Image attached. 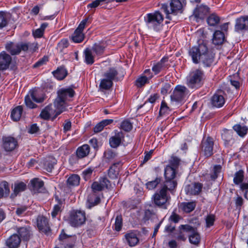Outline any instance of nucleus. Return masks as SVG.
Wrapping results in <instances>:
<instances>
[{"label": "nucleus", "instance_id": "nucleus-1", "mask_svg": "<svg viewBox=\"0 0 248 248\" xmlns=\"http://www.w3.org/2000/svg\"><path fill=\"white\" fill-rule=\"evenodd\" d=\"M188 55L194 63L197 64L201 62L205 66H210L214 61L213 54L208 51L205 44H201L190 48Z\"/></svg>", "mask_w": 248, "mask_h": 248}, {"label": "nucleus", "instance_id": "nucleus-2", "mask_svg": "<svg viewBox=\"0 0 248 248\" xmlns=\"http://www.w3.org/2000/svg\"><path fill=\"white\" fill-rule=\"evenodd\" d=\"M180 160L176 157H171L170 164L165 169V181L164 186L168 187V189L171 193H173V190L177 186V182L174 180L177 170L179 165Z\"/></svg>", "mask_w": 248, "mask_h": 248}, {"label": "nucleus", "instance_id": "nucleus-3", "mask_svg": "<svg viewBox=\"0 0 248 248\" xmlns=\"http://www.w3.org/2000/svg\"><path fill=\"white\" fill-rule=\"evenodd\" d=\"M144 21L147 27L155 31H159L163 25L164 16L159 11H155L146 15Z\"/></svg>", "mask_w": 248, "mask_h": 248}, {"label": "nucleus", "instance_id": "nucleus-4", "mask_svg": "<svg viewBox=\"0 0 248 248\" xmlns=\"http://www.w3.org/2000/svg\"><path fill=\"white\" fill-rule=\"evenodd\" d=\"M75 92L71 88H62L58 91V96L54 101L55 106L58 107L60 110H59L58 114L63 112L66 107L65 101L69 98L74 96Z\"/></svg>", "mask_w": 248, "mask_h": 248}, {"label": "nucleus", "instance_id": "nucleus-5", "mask_svg": "<svg viewBox=\"0 0 248 248\" xmlns=\"http://www.w3.org/2000/svg\"><path fill=\"white\" fill-rule=\"evenodd\" d=\"M203 72L200 69H196L191 72L187 78V84L189 87L198 89L203 84L204 80Z\"/></svg>", "mask_w": 248, "mask_h": 248}, {"label": "nucleus", "instance_id": "nucleus-6", "mask_svg": "<svg viewBox=\"0 0 248 248\" xmlns=\"http://www.w3.org/2000/svg\"><path fill=\"white\" fill-rule=\"evenodd\" d=\"M183 4L180 0H171L170 4H163L161 9L166 14V18L170 20V14L176 15L182 12Z\"/></svg>", "mask_w": 248, "mask_h": 248}, {"label": "nucleus", "instance_id": "nucleus-7", "mask_svg": "<svg viewBox=\"0 0 248 248\" xmlns=\"http://www.w3.org/2000/svg\"><path fill=\"white\" fill-rule=\"evenodd\" d=\"M168 187L163 186L161 189L154 195V203L158 206L167 208V204L169 202L170 197L167 194Z\"/></svg>", "mask_w": 248, "mask_h": 248}, {"label": "nucleus", "instance_id": "nucleus-8", "mask_svg": "<svg viewBox=\"0 0 248 248\" xmlns=\"http://www.w3.org/2000/svg\"><path fill=\"white\" fill-rule=\"evenodd\" d=\"M189 94V91L187 88L182 85H177L173 93L170 96L171 101L172 102L182 103L186 100Z\"/></svg>", "mask_w": 248, "mask_h": 248}, {"label": "nucleus", "instance_id": "nucleus-9", "mask_svg": "<svg viewBox=\"0 0 248 248\" xmlns=\"http://www.w3.org/2000/svg\"><path fill=\"white\" fill-rule=\"evenodd\" d=\"M86 220L85 213L83 211H73L70 213L69 223L73 227H78L83 224Z\"/></svg>", "mask_w": 248, "mask_h": 248}, {"label": "nucleus", "instance_id": "nucleus-10", "mask_svg": "<svg viewBox=\"0 0 248 248\" xmlns=\"http://www.w3.org/2000/svg\"><path fill=\"white\" fill-rule=\"evenodd\" d=\"M88 20L89 18H86L81 21L72 36V39L73 42L78 43L83 40L84 34L83 31Z\"/></svg>", "mask_w": 248, "mask_h": 248}, {"label": "nucleus", "instance_id": "nucleus-11", "mask_svg": "<svg viewBox=\"0 0 248 248\" xmlns=\"http://www.w3.org/2000/svg\"><path fill=\"white\" fill-rule=\"evenodd\" d=\"M60 109H59L58 107L55 106V104L54 103L53 105H49L46 106L42 111L40 116L42 118L45 120H47L51 117L54 119L61 114L58 113L59 110H60Z\"/></svg>", "mask_w": 248, "mask_h": 248}, {"label": "nucleus", "instance_id": "nucleus-12", "mask_svg": "<svg viewBox=\"0 0 248 248\" xmlns=\"http://www.w3.org/2000/svg\"><path fill=\"white\" fill-rule=\"evenodd\" d=\"M181 228L184 231L189 232V240L190 243L194 245H198L201 240L200 236L197 230L188 225H183Z\"/></svg>", "mask_w": 248, "mask_h": 248}, {"label": "nucleus", "instance_id": "nucleus-13", "mask_svg": "<svg viewBox=\"0 0 248 248\" xmlns=\"http://www.w3.org/2000/svg\"><path fill=\"white\" fill-rule=\"evenodd\" d=\"M27 48V46L23 42L19 43L9 42L6 45V50L12 55L19 54L21 50L26 51Z\"/></svg>", "mask_w": 248, "mask_h": 248}, {"label": "nucleus", "instance_id": "nucleus-14", "mask_svg": "<svg viewBox=\"0 0 248 248\" xmlns=\"http://www.w3.org/2000/svg\"><path fill=\"white\" fill-rule=\"evenodd\" d=\"M213 145L214 142L211 138L207 137L206 139L203 140L202 150L205 156L209 157L213 155Z\"/></svg>", "mask_w": 248, "mask_h": 248}, {"label": "nucleus", "instance_id": "nucleus-15", "mask_svg": "<svg viewBox=\"0 0 248 248\" xmlns=\"http://www.w3.org/2000/svg\"><path fill=\"white\" fill-rule=\"evenodd\" d=\"M110 186L109 181L106 178H101L99 181L94 182L92 185L94 192L102 190L104 188H108Z\"/></svg>", "mask_w": 248, "mask_h": 248}, {"label": "nucleus", "instance_id": "nucleus-16", "mask_svg": "<svg viewBox=\"0 0 248 248\" xmlns=\"http://www.w3.org/2000/svg\"><path fill=\"white\" fill-rule=\"evenodd\" d=\"M21 243V238L17 234L11 235L5 241L7 248H18Z\"/></svg>", "mask_w": 248, "mask_h": 248}, {"label": "nucleus", "instance_id": "nucleus-17", "mask_svg": "<svg viewBox=\"0 0 248 248\" xmlns=\"http://www.w3.org/2000/svg\"><path fill=\"white\" fill-rule=\"evenodd\" d=\"M17 145V140L11 137L3 138V146L6 151H11L14 150Z\"/></svg>", "mask_w": 248, "mask_h": 248}, {"label": "nucleus", "instance_id": "nucleus-18", "mask_svg": "<svg viewBox=\"0 0 248 248\" xmlns=\"http://www.w3.org/2000/svg\"><path fill=\"white\" fill-rule=\"evenodd\" d=\"M225 99L221 91L215 93L211 98L212 105L216 108L222 107L225 103Z\"/></svg>", "mask_w": 248, "mask_h": 248}, {"label": "nucleus", "instance_id": "nucleus-19", "mask_svg": "<svg viewBox=\"0 0 248 248\" xmlns=\"http://www.w3.org/2000/svg\"><path fill=\"white\" fill-rule=\"evenodd\" d=\"M209 8L205 5H197L193 11V15L197 19H202L209 12Z\"/></svg>", "mask_w": 248, "mask_h": 248}, {"label": "nucleus", "instance_id": "nucleus-20", "mask_svg": "<svg viewBox=\"0 0 248 248\" xmlns=\"http://www.w3.org/2000/svg\"><path fill=\"white\" fill-rule=\"evenodd\" d=\"M202 185L200 183H194L185 186V190L188 195H197L201 191Z\"/></svg>", "mask_w": 248, "mask_h": 248}, {"label": "nucleus", "instance_id": "nucleus-21", "mask_svg": "<svg viewBox=\"0 0 248 248\" xmlns=\"http://www.w3.org/2000/svg\"><path fill=\"white\" fill-rule=\"evenodd\" d=\"M124 135L122 132H115V135L109 139V144L112 148H117L122 142Z\"/></svg>", "mask_w": 248, "mask_h": 248}, {"label": "nucleus", "instance_id": "nucleus-22", "mask_svg": "<svg viewBox=\"0 0 248 248\" xmlns=\"http://www.w3.org/2000/svg\"><path fill=\"white\" fill-rule=\"evenodd\" d=\"M37 225L38 229L42 232L49 231V227L47 219L43 216H39L37 219Z\"/></svg>", "mask_w": 248, "mask_h": 248}, {"label": "nucleus", "instance_id": "nucleus-23", "mask_svg": "<svg viewBox=\"0 0 248 248\" xmlns=\"http://www.w3.org/2000/svg\"><path fill=\"white\" fill-rule=\"evenodd\" d=\"M11 57L5 52H2L0 54V69H7L11 62Z\"/></svg>", "mask_w": 248, "mask_h": 248}, {"label": "nucleus", "instance_id": "nucleus-24", "mask_svg": "<svg viewBox=\"0 0 248 248\" xmlns=\"http://www.w3.org/2000/svg\"><path fill=\"white\" fill-rule=\"evenodd\" d=\"M248 29V16L241 17L236 20L235 29L239 31Z\"/></svg>", "mask_w": 248, "mask_h": 248}, {"label": "nucleus", "instance_id": "nucleus-25", "mask_svg": "<svg viewBox=\"0 0 248 248\" xmlns=\"http://www.w3.org/2000/svg\"><path fill=\"white\" fill-rule=\"evenodd\" d=\"M28 93L34 102L36 103H41L44 100V94L39 89H33L31 90Z\"/></svg>", "mask_w": 248, "mask_h": 248}, {"label": "nucleus", "instance_id": "nucleus-26", "mask_svg": "<svg viewBox=\"0 0 248 248\" xmlns=\"http://www.w3.org/2000/svg\"><path fill=\"white\" fill-rule=\"evenodd\" d=\"M90 152V148L88 144H83L78 148L76 155L78 158H82L87 156Z\"/></svg>", "mask_w": 248, "mask_h": 248}, {"label": "nucleus", "instance_id": "nucleus-27", "mask_svg": "<svg viewBox=\"0 0 248 248\" xmlns=\"http://www.w3.org/2000/svg\"><path fill=\"white\" fill-rule=\"evenodd\" d=\"M26 188V185L22 182L15 183L13 188V193L11 194V197L14 198L19 193L24 191Z\"/></svg>", "mask_w": 248, "mask_h": 248}, {"label": "nucleus", "instance_id": "nucleus-28", "mask_svg": "<svg viewBox=\"0 0 248 248\" xmlns=\"http://www.w3.org/2000/svg\"><path fill=\"white\" fill-rule=\"evenodd\" d=\"M125 239L130 247L136 246L139 242L137 234L134 232H130L125 235Z\"/></svg>", "mask_w": 248, "mask_h": 248}, {"label": "nucleus", "instance_id": "nucleus-29", "mask_svg": "<svg viewBox=\"0 0 248 248\" xmlns=\"http://www.w3.org/2000/svg\"><path fill=\"white\" fill-rule=\"evenodd\" d=\"M225 39L224 34L220 31H215L212 39L213 43L216 45H221Z\"/></svg>", "mask_w": 248, "mask_h": 248}, {"label": "nucleus", "instance_id": "nucleus-30", "mask_svg": "<svg viewBox=\"0 0 248 248\" xmlns=\"http://www.w3.org/2000/svg\"><path fill=\"white\" fill-rule=\"evenodd\" d=\"M85 62L88 64H92L94 62V53L91 48H86L84 51Z\"/></svg>", "mask_w": 248, "mask_h": 248}, {"label": "nucleus", "instance_id": "nucleus-31", "mask_svg": "<svg viewBox=\"0 0 248 248\" xmlns=\"http://www.w3.org/2000/svg\"><path fill=\"white\" fill-rule=\"evenodd\" d=\"M53 74L56 78L62 80L67 76V72L64 67H60Z\"/></svg>", "mask_w": 248, "mask_h": 248}, {"label": "nucleus", "instance_id": "nucleus-32", "mask_svg": "<svg viewBox=\"0 0 248 248\" xmlns=\"http://www.w3.org/2000/svg\"><path fill=\"white\" fill-rule=\"evenodd\" d=\"M22 111V107L20 106H17L13 109L11 114V117L12 120L15 121H18L21 116Z\"/></svg>", "mask_w": 248, "mask_h": 248}, {"label": "nucleus", "instance_id": "nucleus-33", "mask_svg": "<svg viewBox=\"0 0 248 248\" xmlns=\"http://www.w3.org/2000/svg\"><path fill=\"white\" fill-rule=\"evenodd\" d=\"M18 235L23 240H28L30 236V231L26 227H21L17 231Z\"/></svg>", "mask_w": 248, "mask_h": 248}, {"label": "nucleus", "instance_id": "nucleus-34", "mask_svg": "<svg viewBox=\"0 0 248 248\" xmlns=\"http://www.w3.org/2000/svg\"><path fill=\"white\" fill-rule=\"evenodd\" d=\"M31 183L34 191H41L44 186V183L42 181L39 180L38 178H34L31 180Z\"/></svg>", "mask_w": 248, "mask_h": 248}, {"label": "nucleus", "instance_id": "nucleus-35", "mask_svg": "<svg viewBox=\"0 0 248 248\" xmlns=\"http://www.w3.org/2000/svg\"><path fill=\"white\" fill-rule=\"evenodd\" d=\"M168 62V58H163L160 62L154 65L152 67V70L155 74H158L164 67H165V63Z\"/></svg>", "mask_w": 248, "mask_h": 248}, {"label": "nucleus", "instance_id": "nucleus-36", "mask_svg": "<svg viewBox=\"0 0 248 248\" xmlns=\"http://www.w3.org/2000/svg\"><path fill=\"white\" fill-rule=\"evenodd\" d=\"M105 47L104 43H99L94 44L91 49L96 55H100L103 53Z\"/></svg>", "mask_w": 248, "mask_h": 248}, {"label": "nucleus", "instance_id": "nucleus-37", "mask_svg": "<svg viewBox=\"0 0 248 248\" xmlns=\"http://www.w3.org/2000/svg\"><path fill=\"white\" fill-rule=\"evenodd\" d=\"M117 75L118 72L117 70L114 67H111L104 73V76L105 78L112 81L115 79Z\"/></svg>", "mask_w": 248, "mask_h": 248}, {"label": "nucleus", "instance_id": "nucleus-38", "mask_svg": "<svg viewBox=\"0 0 248 248\" xmlns=\"http://www.w3.org/2000/svg\"><path fill=\"white\" fill-rule=\"evenodd\" d=\"M48 26L47 23H43L40 27L33 31L32 34L34 38H41L43 36L45 30Z\"/></svg>", "mask_w": 248, "mask_h": 248}, {"label": "nucleus", "instance_id": "nucleus-39", "mask_svg": "<svg viewBox=\"0 0 248 248\" xmlns=\"http://www.w3.org/2000/svg\"><path fill=\"white\" fill-rule=\"evenodd\" d=\"M8 13L3 11L0 12V29H3L8 25Z\"/></svg>", "mask_w": 248, "mask_h": 248}, {"label": "nucleus", "instance_id": "nucleus-40", "mask_svg": "<svg viewBox=\"0 0 248 248\" xmlns=\"http://www.w3.org/2000/svg\"><path fill=\"white\" fill-rule=\"evenodd\" d=\"M220 18L215 14L210 15L207 19L208 24L211 26H215L219 22Z\"/></svg>", "mask_w": 248, "mask_h": 248}, {"label": "nucleus", "instance_id": "nucleus-41", "mask_svg": "<svg viewBox=\"0 0 248 248\" xmlns=\"http://www.w3.org/2000/svg\"><path fill=\"white\" fill-rule=\"evenodd\" d=\"M118 174L119 168L117 164H114L108 170V176L111 179H115L117 178Z\"/></svg>", "mask_w": 248, "mask_h": 248}, {"label": "nucleus", "instance_id": "nucleus-42", "mask_svg": "<svg viewBox=\"0 0 248 248\" xmlns=\"http://www.w3.org/2000/svg\"><path fill=\"white\" fill-rule=\"evenodd\" d=\"M80 182V177L77 174L70 176L67 180V184L69 186H76L78 185Z\"/></svg>", "mask_w": 248, "mask_h": 248}, {"label": "nucleus", "instance_id": "nucleus-43", "mask_svg": "<svg viewBox=\"0 0 248 248\" xmlns=\"http://www.w3.org/2000/svg\"><path fill=\"white\" fill-rule=\"evenodd\" d=\"M233 129L241 137L245 135L248 131V128L245 126H242L240 124H236L233 127Z\"/></svg>", "mask_w": 248, "mask_h": 248}, {"label": "nucleus", "instance_id": "nucleus-44", "mask_svg": "<svg viewBox=\"0 0 248 248\" xmlns=\"http://www.w3.org/2000/svg\"><path fill=\"white\" fill-rule=\"evenodd\" d=\"M182 206L183 210L185 212L189 213L194 209L196 206V203L193 202H184L182 203Z\"/></svg>", "mask_w": 248, "mask_h": 248}, {"label": "nucleus", "instance_id": "nucleus-45", "mask_svg": "<svg viewBox=\"0 0 248 248\" xmlns=\"http://www.w3.org/2000/svg\"><path fill=\"white\" fill-rule=\"evenodd\" d=\"M112 85V81L105 78L101 80L100 84V87L103 90H108Z\"/></svg>", "mask_w": 248, "mask_h": 248}, {"label": "nucleus", "instance_id": "nucleus-46", "mask_svg": "<svg viewBox=\"0 0 248 248\" xmlns=\"http://www.w3.org/2000/svg\"><path fill=\"white\" fill-rule=\"evenodd\" d=\"M244 179V171L240 170L237 171L233 178V182L236 185H238L242 183Z\"/></svg>", "mask_w": 248, "mask_h": 248}, {"label": "nucleus", "instance_id": "nucleus-47", "mask_svg": "<svg viewBox=\"0 0 248 248\" xmlns=\"http://www.w3.org/2000/svg\"><path fill=\"white\" fill-rule=\"evenodd\" d=\"M55 163L54 159L49 158L44 162V169L48 172H51Z\"/></svg>", "mask_w": 248, "mask_h": 248}, {"label": "nucleus", "instance_id": "nucleus-48", "mask_svg": "<svg viewBox=\"0 0 248 248\" xmlns=\"http://www.w3.org/2000/svg\"><path fill=\"white\" fill-rule=\"evenodd\" d=\"M1 186L4 188L0 187V198H2L4 195V191L6 194H9L10 192V188L8 183L6 181L1 182Z\"/></svg>", "mask_w": 248, "mask_h": 248}, {"label": "nucleus", "instance_id": "nucleus-49", "mask_svg": "<svg viewBox=\"0 0 248 248\" xmlns=\"http://www.w3.org/2000/svg\"><path fill=\"white\" fill-rule=\"evenodd\" d=\"M149 79L147 76H143L142 75L136 80V85L138 87H141L149 82Z\"/></svg>", "mask_w": 248, "mask_h": 248}, {"label": "nucleus", "instance_id": "nucleus-50", "mask_svg": "<svg viewBox=\"0 0 248 248\" xmlns=\"http://www.w3.org/2000/svg\"><path fill=\"white\" fill-rule=\"evenodd\" d=\"M160 179L156 178L155 180L150 181L146 184V186L147 189L149 190H152L154 189L157 185L160 183Z\"/></svg>", "mask_w": 248, "mask_h": 248}, {"label": "nucleus", "instance_id": "nucleus-51", "mask_svg": "<svg viewBox=\"0 0 248 248\" xmlns=\"http://www.w3.org/2000/svg\"><path fill=\"white\" fill-rule=\"evenodd\" d=\"M31 97L28 93L25 97V103L26 106L29 108H33L36 107V105L32 102Z\"/></svg>", "mask_w": 248, "mask_h": 248}, {"label": "nucleus", "instance_id": "nucleus-52", "mask_svg": "<svg viewBox=\"0 0 248 248\" xmlns=\"http://www.w3.org/2000/svg\"><path fill=\"white\" fill-rule=\"evenodd\" d=\"M170 111L169 108L167 106V104L162 101L161 104L159 113L160 115H165L168 114Z\"/></svg>", "mask_w": 248, "mask_h": 248}, {"label": "nucleus", "instance_id": "nucleus-53", "mask_svg": "<svg viewBox=\"0 0 248 248\" xmlns=\"http://www.w3.org/2000/svg\"><path fill=\"white\" fill-rule=\"evenodd\" d=\"M93 169L92 168H88L82 172V176L83 178L86 180H88L91 177L93 172Z\"/></svg>", "mask_w": 248, "mask_h": 248}, {"label": "nucleus", "instance_id": "nucleus-54", "mask_svg": "<svg viewBox=\"0 0 248 248\" xmlns=\"http://www.w3.org/2000/svg\"><path fill=\"white\" fill-rule=\"evenodd\" d=\"M122 226V218L121 216H117L115 218L114 224L115 230L117 231H119Z\"/></svg>", "mask_w": 248, "mask_h": 248}, {"label": "nucleus", "instance_id": "nucleus-55", "mask_svg": "<svg viewBox=\"0 0 248 248\" xmlns=\"http://www.w3.org/2000/svg\"><path fill=\"white\" fill-rule=\"evenodd\" d=\"M121 127L124 130L126 131H129L131 130L132 128V125L131 123H130L128 121H123L121 124Z\"/></svg>", "mask_w": 248, "mask_h": 248}, {"label": "nucleus", "instance_id": "nucleus-56", "mask_svg": "<svg viewBox=\"0 0 248 248\" xmlns=\"http://www.w3.org/2000/svg\"><path fill=\"white\" fill-rule=\"evenodd\" d=\"M221 166L220 165H216L214 167V173L210 175L211 180H215L218 176V174L220 172Z\"/></svg>", "mask_w": 248, "mask_h": 248}, {"label": "nucleus", "instance_id": "nucleus-57", "mask_svg": "<svg viewBox=\"0 0 248 248\" xmlns=\"http://www.w3.org/2000/svg\"><path fill=\"white\" fill-rule=\"evenodd\" d=\"M206 224L207 227H210L214 224L215 221V216L213 215H208L205 219Z\"/></svg>", "mask_w": 248, "mask_h": 248}, {"label": "nucleus", "instance_id": "nucleus-58", "mask_svg": "<svg viewBox=\"0 0 248 248\" xmlns=\"http://www.w3.org/2000/svg\"><path fill=\"white\" fill-rule=\"evenodd\" d=\"M24 44H25L28 46L27 51L28 50H29L32 52H34V51H35L37 50V49L38 48L37 43H24Z\"/></svg>", "mask_w": 248, "mask_h": 248}, {"label": "nucleus", "instance_id": "nucleus-59", "mask_svg": "<svg viewBox=\"0 0 248 248\" xmlns=\"http://www.w3.org/2000/svg\"><path fill=\"white\" fill-rule=\"evenodd\" d=\"M61 207L60 204H57L54 206L51 212V215L53 217H56V216L61 211Z\"/></svg>", "mask_w": 248, "mask_h": 248}, {"label": "nucleus", "instance_id": "nucleus-60", "mask_svg": "<svg viewBox=\"0 0 248 248\" xmlns=\"http://www.w3.org/2000/svg\"><path fill=\"white\" fill-rule=\"evenodd\" d=\"M68 46V42L66 40H62L57 46L58 49L62 50L63 48H66Z\"/></svg>", "mask_w": 248, "mask_h": 248}, {"label": "nucleus", "instance_id": "nucleus-61", "mask_svg": "<svg viewBox=\"0 0 248 248\" xmlns=\"http://www.w3.org/2000/svg\"><path fill=\"white\" fill-rule=\"evenodd\" d=\"M39 131V127L36 124H32L29 130V132L31 134H35Z\"/></svg>", "mask_w": 248, "mask_h": 248}, {"label": "nucleus", "instance_id": "nucleus-62", "mask_svg": "<svg viewBox=\"0 0 248 248\" xmlns=\"http://www.w3.org/2000/svg\"><path fill=\"white\" fill-rule=\"evenodd\" d=\"M170 90V86L169 84H165L162 87L161 92L162 94L167 93Z\"/></svg>", "mask_w": 248, "mask_h": 248}, {"label": "nucleus", "instance_id": "nucleus-63", "mask_svg": "<svg viewBox=\"0 0 248 248\" xmlns=\"http://www.w3.org/2000/svg\"><path fill=\"white\" fill-rule=\"evenodd\" d=\"M159 96L157 93H154L151 94L149 98L148 99V101L149 102L153 104L154 103L156 100L158 99Z\"/></svg>", "mask_w": 248, "mask_h": 248}, {"label": "nucleus", "instance_id": "nucleus-64", "mask_svg": "<svg viewBox=\"0 0 248 248\" xmlns=\"http://www.w3.org/2000/svg\"><path fill=\"white\" fill-rule=\"evenodd\" d=\"M104 128L103 125L101 122L98 123L94 127V132L95 133H98L101 131Z\"/></svg>", "mask_w": 248, "mask_h": 248}]
</instances>
